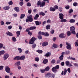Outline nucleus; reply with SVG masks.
I'll return each instance as SVG.
<instances>
[{"instance_id":"nucleus-19","label":"nucleus","mask_w":78,"mask_h":78,"mask_svg":"<svg viewBox=\"0 0 78 78\" xmlns=\"http://www.w3.org/2000/svg\"><path fill=\"white\" fill-rule=\"evenodd\" d=\"M53 47L54 48H58L59 47V45L56 44H53L52 45Z\"/></svg>"},{"instance_id":"nucleus-46","label":"nucleus","mask_w":78,"mask_h":78,"mask_svg":"<svg viewBox=\"0 0 78 78\" xmlns=\"http://www.w3.org/2000/svg\"><path fill=\"white\" fill-rule=\"evenodd\" d=\"M18 50L19 51V52L20 53L22 52V50L21 48H18Z\"/></svg>"},{"instance_id":"nucleus-36","label":"nucleus","mask_w":78,"mask_h":78,"mask_svg":"<svg viewBox=\"0 0 78 78\" xmlns=\"http://www.w3.org/2000/svg\"><path fill=\"white\" fill-rule=\"evenodd\" d=\"M35 61L37 62H38L39 61V57H36L35 58Z\"/></svg>"},{"instance_id":"nucleus-23","label":"nucleus","mask_w":78,"mask_h":78,"mask_svg":"<svg viewBox=\"0 0 78 78\" xmlns=\"http://www.w3.org/2000/svg\"><path fill=\"white\" fill-rule=\"evenodd\" d=\"M40 16H44L45 14L43 12H41L39 13Z\"/></svg>"},{"instance_id":"nucleus-62","label":"nucleus","mask_w":78,"mask_h":78,"mask_svg":"<svg viewBox=\"0 0 78 78\" xmlns=\"http://www.w3.org/2000/svg\"><path fill=\"white\" fill-rule=\"evenodd\" d=\"M28 10L29 14H31V12L32 11L31 9L28 10Z\"/></svg>"},{"instance_id":"nucleus-33","label":"nucleus","mask_w":78,"mask_h":78,"mask_svg":"<svg viewBox=\"0 0 78 78\" xmlns=\"http://www.w3.org/2000/svg\"><path fill=\"white\" fill-rule=\"evenodd\" d=\"M72 33V32H70V31H68L67 32V36H69L71 35V34Z\"/></svg>"},{"instance_id":"nucleus-38","label":"nucleus","mask_w":78,"mask_h":78,"mask_svg":"<svg viewBox=\"0 0 78 78\" xmlns=\"http://www.w3.org/2000/svg\"><path fill=\"white\" fill-rule=\"evenodd\" d=\"M65 8L66 9H69V8H70V6L69 5H68L66 6Z\"/></svg>"},{"instance_id":"nucleus-17","label":"nucleus","mask_w":78,"mask_h":78,"mask_svg":"<svg viewBox=\"0 0 78 78\" xmlns=\"http://www.w3.org/2000/svg\"><path fill=\"white\" fill-rule=\"evenodd\" d=\"M51 53L50 52H48L45 55H44V56H46V57H49L50 56V55Z\"/></svg>"},{"instance_id":"nucleus-20","label":"nucleus","mask_w":78,"mask_h":78,"mask_svg":"<svg viewBox=\"0 0 78 78\" xmlns=\"http://www.w3.org/2000/svg\"><path fill=\"white\" fill-rule=\"evenodd\" d=\"M6 34L8 35V36H13L12 34L9 32V31H8V32L6 33Z\"/></svg>"},{"instance_id":"nucleus-8","label":"nucleus","mask_w":78,"mask_h":78,"mask_svg":"<svg viewBox=\"0 0 78 78\" xmlns=\"http://www.w3.org/2000/svg\"><path fill=\"white\" fill-rule=\"evenodd\" d=\"M5 71L7 73H9L10 72H11V70L10 68L8 66H6L5 67Z\"/></svg>"},{"instance_id":"nucleus-7","label":"nucleus","mask_w":78,"mask_h":78,"mask_svg":"<svg viewBox=\"0 0 78 78\" xmlns=\"http://www.w3.org/2000/svg\"><path fill=\"white\" fill-rule=\"evenodd\" d=\"M36 27H35V26H33V27H30L29 28H27L26 29V32H29V31H30V30H35V29H36Z\"/></svg>"},{"instance_id":"nucleus-34","label":"nucleus","mask_w":78,"mask_h":78,"mask_svg":"<svg viewBox=\"0 0 78 78\" xmlns=\"http://www.w3.org/2000/svg\"><path fill=\"white\" fill-rule=\"evenodd\" d=\"M5 54V51H0V56L1 55H4Z\"/></svg>"},{"instance_id":"nucleus-18","label":"nucleus","mask_w":78,"mask_h":78,"mask_svg":"<svg viewBox=\"0 0 78 78\" xmlns=\"http://www.w3.org/2000/svg\"><path fill=\"white\" fill-rule=\"evenodd\" d=\"M48 59H44L43 61V63L44 64H47L48 63Z\"/></svg>"},{"instance_id":"nucleus-58","label":"nucleus","mask_w":78,"mask_h":78,"mask_svg":"<svg viewBox=\"0 0 78 78\" xmlns=\"http://www.w3.org/2000/svg\"><path fill=\"white\" fill-rule=\"evenodd\" d=\"M56 39L57 38L56 37H54L52 39V40L54 42H55Z\"/></svg>"},{"instance_id":"nucleus-27","label":"nucleus","mask_w":78,"mask_h":78,"mask_svg":"<svg viewBox=\"0 0 78 78\" xmlns=\"http://www.w3.org/2000/svg\"><path fill=\"white\" fill-rule=\"evenodd\" d=\"M51 26L49 24L47 25L46 27V29L47 30H50V29Z\"/></svg>"},{"instance_id":"nucleus-26","label":"nucleus","mask_w":78,"mask_h":78,"mask_svg":"<svg viewBox=\"0 0 78 78\" xmlns=\"http://www.w3.org/2000/svg\"><path fill=\"white\" fill-rule=\"evenodd\" d=\"M16 34L17 37H19L20 34V32L19 31H18L16 32Z\"/></svg>"},{"instance_id":"nucleus-10","label":"nucleus","mask_w":78,"mask_h":78,"mask_svg":"<svg viewBox=\"0 0 78 78\" xmlns=\"http://www.w3.org/2000/svg\"><path fill=\"white\" fill-rule=\"evenodd\" d=\"M59 37L60 38L64 39V38L66 37V34L64 33L60 34L59 35Z\"/></svg>"},{"instance_id":"nucleus-30","label":"nucleus","mask_w":78,"mask_h":78,"mask_svg":"<svg viewBox=\"0 0 78 78\" xmlns=\"http://www.w3.org/2000/svg\"><path fill=\"white\" fill-rule=\"evenodd\" d=\"M25 16V14H21V16L20 17V18L21 19L24 18Z\"/></svg>"},{"instance_id":"nucleus-29","label":"nucleus","mask_w":78,"mask_h":78,"mask_svg":"<svg viewBox=\"0 0 78 78\" xmlns=\"http://www.w3.org/2000/svg\"><path fill=\"white\" fill-rule=\"evenodd\" d=\"M69 22H70V23H75V20H74L73 19H71L70 20Z\"/></svg>"},{"instance_id":"nucleus-63","label":"nucleus","mask_w":78,"mask_h":78,"mask_svg":"<svg viewBox=\"0 0 78 78\" xmlns=\"http://www.w3.org/2000/svg\"><path fill=\"white\" fill-rule=\"evenodd\" d=\"M8 29H9V30H11V28H12V26H8Z\"/></svg>"},{"instance_id":"nucleus-11","label":"nucleus","mask_w":78,"mask_h":78,"mask_svg":"<svg viewBox=\"0 0 78 78\" xmlns=\"http://www.w3.org/2000/svg\"><path fill=\"white\" fill-rule=\"evenodd\" d=\"M9 54H5L4 55L3 57L4 60V61H5V60H6V59H8V57H9Z\"/></svg>"},{"instance_id":"nucleus-9","label":"nucleus","mask_w":78,"mask_h":78,"mask_svg":"<svg viewBox=\"0 0 78 78\" xmlns=\"http://www.w3.org/2000/svg\"><path fill=\"white\" fill-rule=\"evenodd\" d=\"M32 17H33L32 15H30L29 16H27V19H29V22H30L33 21V19L32 18Z\"/></svg>"},{"instance_id":"nucleus-44","label":"nucleus","mask_w":78,"mask_h":78,"mask_svg":"<svg viewBox=\"0 0 78 78\" xmlns=\"http://www.w3.org/2000/svg\"><path fill=\"white\" fill-rule=\"evenodd\" d=\"M70 54V51H66L65 52V55H69Z\"/></svg>"},{"instance_id":"nucleus-53","label":"nucleus","mask_w":78,"mask_h":78,"mask_svg":"<svg viewBox=\"0 0 78 78\" xmlns=\"http://www.w3.org/2000/svg\"><path fill=\"white\" fill-rule=\"evenodd\" d=\"M27 6H31V4L30 2H28L27 3Z\"/></svg>"},{"instance_id":"nucleus-64","label":"nucleus","mask_w":78,"mask_h":78,"mask_svg":"<svg viewBox=\"0 0 78 78\" xmlns=\"http://www.w3.org/2000/svg\"><path fill=\"white\" fill-rule=\"evenodd\" d=\"M51 20H48L47 21V23H51Z\"/></svg>"},{"instance_id":"nucleus-51","label":"nucleus","mask_w":78,"mask_h":78,"mask_svg":"<svg viewBox=\"0 0 78 78\" xmlns=\"http://www.w3.org/2000/svg\"><path fill=\"white\" fill-rule=\"evenodd\" d=\"M44 36L46 37L48 36H49V34L47 32H45Z\"/></svg>"},{"instance_id":"nucleus-57","label":"nucleus","mask_w":78,"mask_h":78,"mask_svg":"<svg viewBox=\"0 0 78 78\" xmlns=\"http://www.w3.org/2000/svg\"><path fill=\"white\" fill-rule=\"evenodd\" d=\"M37 12V9H35L33 10V12H34V13H36Z\"/></svg>"},{"instance_id":"nucleus-48","label":"nucleus","mask_w":78,"mask_h":78,"mask_svg":"<svg viewBox=\"0 0 78 78\" xmlns=\"http://www.w3.org/2000/svg\"><path fill=\"white\" fill-rule=\"evenodd\" d=\"M35 24H36V25H37V26L39 25V21H35Z\"/></svg>"},{"instance_id":"nucleus-54","label":"nucleus","mask_w":78,"mask_h":78,"mask_svg":"<svg viewBox=\"0 0 78 78\" xmlns=\"http://www.w3.org/2000/svg\"><path fill=\"white\" fill-rule=\"evenodd\" d=\"M50 33L51 34H54V33H55V30H52L50 31Z\"/></svg>"},{"instance_id":"nucleus-1","label":"nucleus","mask_w":78,"mask_h":78,"mask_svg":"<svg viewBox=\"0 0 78 78\" xmlns=\"http://www.w3.org/2000/svg\"><path fill=\"white\" fill-rule=\"evenodd\" d=\"M59 18L61 20V22H67V20L65 19H64V14L62 13H60L59 14Z\"/></svg>"},{"instance_id":"nucleus-21","label":"nucleus","mask_w":78,"mask_h":78,"mask_svg":"<svg viewBox=\"0 0 78 78\" xmlns=\"http://www.w3.org/2000/svg\"><path fill=\"white\" fill-rule=\"evenodd\" d=\"M25 55H23L20 57V60H21V61H23L25 59Z\"/></svg>"},{"instance_id":"nucleus-28","label":"nucleus","mask_w":78,"mask_h":78,"mask_svg":"<svg viewBox=\"0 0 78 78\" xmlns=\"http://www.w3.org/2000/svg\"><path fill=\"white\" fill-rule=\"evenodd\" d=\"M49 70H50V67H49L48 66H47L44 69V70L45 71H46V72H47V71H48Z\"/></svg>"},{"instance_id":"nucleus-5","label":"nucleus","mask_w":78,"mask_h":78,"mask_svg":"<svg viewBox=\"0 0 78 78\" xmlns=\"http://www.w3.org/2000/svg\"><path fill=\"white\" fill-rule=\"evenodd\" d=\"M37 39V38H35L34 37H33L29 41L30 44H33L34 43V41Z\"/></svg>"},{"instance_id":"nucleus-40","label":"nucleus","mask_w":78,"mask_h":78,"mask_svg":"<svg viewBox=\"0 0 78 78\" xmlns=\"http://www.w3.org/2000/svg\"><path fill=\"white\" fill-rule=\"evenodd\" d=\"M69 13V14H70V13H72V12H73V9H70V10L68 12Z\"/></svg>"},{"instance_id":"nucleus-22","label":"nucleus","mask_w":78,"mask_h":78,"mask_svg":"<svg viewBox=\"0 0 78 78\" xmlns=\"http://www.w3.org/2000/svg\"><path fill=\"white\" fill-rule=\"evenodd\" d=\"M48 43L47 42H44L42 43V46L43 47H45V46L47 45H48Z\"/></svg>"},{"instance_id":"nucleus-31","label":"nucleus","mask_w":78,"mask_h":78,"mask_svg":"<svg viewBox=\"0 0 78 78\" xmlns=\"http://www.w3.org/2000/svg\"><path fill=\"white\" fill-rule=\"evenodd\" d=\"M36 51L37 52V53H38L40 54H41L43 52V51H42V50H38Z\"/></svg>"},{"instance_id":"nucleus-59","label":"nucleus","mask_w":78,"mask_h":78,"mask_svg":"<svg viewBox=\"0 0 78 78\" xmlns=\"http://www.w3.org/2000/svg\"><path fill=\"white\" fill-rule=\"evenodd\" d=\"M3 46V44L1 43H0V48H2Z\"/></svg>"},{"instance_id":"nucleus-3","label":"nucleus","mask_w":78,"mask_h":78,"mask_svg":"<svg viewBox=\"0 0 78 78\" xmlns=\"http://www.w3.org/2000/svg\"><path fill=\"white\" fill-rule=\"evenodd\" d=\"M59 69V66L57 65L55 67H53L52 69V70L54 73H56L57 72V69Z\"/></svg>"},{"instance_id":"nucleus-61","label":"nucleus","mask_w":78,"mask_h":78,"mask_svg":"<svg viewBox=\"0 0 78 78\" xmlns=\"http://www.w3.org/2000/svg\"><path fill=\"white\" fill-rule=\"evenodd\" d=\"M51 77H52V78H55V74H51Z\"/></svg>"},{"instance_id":"nucleus-41","label":"nucleus","mask_w":78,"mask_h":78,"mask_svg":"<svg viewBox=\"0 0 78 78\" xmlns=\"http://www.w3.org/2000/svg\"><path fill=\"white\" fill-rule=\"evenodd\" d=\"M12 40L14 42H16V38L15 37H12Z\"/></svg>"},{"instance_id":"nucleus-24","label":"nucleus","mask_w":78,"mask_h":78,"mask_svg":"<svg viewBox=\"0 0 78 78\" xmlns=\"http://www.w3.org/2000/svg\"><path fill=\"white\" fill-rule=\"evenodd\" d=\"M20 65V62H18L15 64V66H19Z\"/></svg>"},{"instance_id":"nucleus-50","label":"nucleus","mask_w":78,"mask_h":78,"mask_svg":"<svg viewBox=\"0 0 78 78\" xmlns=\"http://www.w3.org/2000/svg\"><path fill=\"white\" fill-rule=\"evenodd\" d=\"M9 5H12L13 4V2H12V1H11L9 2Z\"/></svg>"},{"instance_id":"nucleus-25","label":"nucleus","mask_w":78,"mask_h":78,"mask_svg":"<svg viewBox=\"0 0 78 78\" xmlns=\"http://www.w3.org/2000/svg\"><path fill=\"white\" fill-rule=\"evenodd\" d=\"M59 59L60 61H62V60H63L64 59V55H61L59 57Z\"/></svg>"},{"instance_id":"nucleus-45","label":"nucleus","mask_w":78,"mask_h":78,"mask_svg":"<svg viewBox=\"0 0 78 78\" xmlns=\"http://www.w3.org/2000/svg\"><path fill=\"white\" fill-rule=\"evenodd\" d=\"M58 10L60 12H62V7H59L58 9Z\"/></svg>"},{"instance_id":"nucleus-52","label":"nucleus","mask_w":78,"mask_h":78,"mask_svg":"<svg viewBox=\"0 0 78 78\" xmlns=\"http://www.w3.org/2000/svg\"><path fill=\"white\" fill-rule=\"evenodd\" d=\"M38 38L39 39H42V36L41 35H39L38 36Z\"/></svg>"},{"instance_id":"nucleus-49","label":"nucleus","mask_w":78,"mask_h":78,"mask_svg":"<svg viewBox=\"0 0 78 78\" xmlns=\"http://www.w3.org/2000/svg\"><path fill=\"white\" fill-rule=\"evenodd\" d=\"M75 45L76 47V45L78 46V40H77L76 41V42H75Z\"/></svg>"},{"instance_id":"nucleus-43","label":"nucleus","mask_w":78,"mask_h":78,"mask_svg":"<svg viewBox=\"0 0 78 78\" xmlns=\"http://www.w3.org/2000/svg\"><path fill=\"white\" fill-rule=\"evenodd\" d=\"M40 71H41V73H45V69H41L40 70Z\"/></svg>"},{"instance_id":"nucleus-47","label":"nucleus","mask_w":78,"mask_h":78,"mask_svg":"<svg viewBox=\"0 0 78 78\" xmlns=\"http://www.w3.org/2000/svg\"><path fill=\"white\" fill-rule=\"evenodd\" d=\"M28 34L29 35H30V36H32L33 34V33L32 32H30V31H29L28 33Z\"/></svg>"},{"instance_id":"nucleus-12","label":"nucleus","mask_w":78,"mask_h":78,"mask_svg":"<svg viewBox=\"0 0 78 78\" xmlns=\"http://www.w3.org/2000/svg\"><path fill=\"white\" fill-rule=\"evenodd\" d=\"M45 78H50L51 77V73H48L45 75Z\"/></svg>"},{"instance_id":"nucleus-14","label":"nucleus","mask_w":78,"mask_h":78,"mask_svg":"<svg viewBox=\"0 0 78 78\" xmlns=\"http://www.w3.org/2000/svg\"><path fill=\"white\" fill-rule=\"evenodd\" d=\"M9 8H10V7H9V6H7L4 7L3 8V9H4L5 11H6V10H9Z\"/></svg>"},{"instance_id":"nucleus-15","label":"nucleus","mask_w":78,"mask_h":78,"mask_svg":"<svg viewBox=\"0 0 78 78\" xmlns=\"http://www.w3.org/2000/svg\"><path fill=\"white\" fill-rule=\"evenodd\" d=\"M14 60H20V57L19 56H16L14 58Z\"/></svg>"},{"instance_id":"nucleus-55","label":"nucleus","mask_w":78,"mask_h":78,"mask_svg":"<svg viewBox=\"0 0 78 78\" xmlns=\"http://www.w3.org/2000/svg\"><path fill=\"white\" fill-rule=\"evenodd\" d=\"M73 5L74 6H76L78 5V3L76 2H74L73 4Z\"/></svg>"},{"instance_id":"nucleus-16","label":"nucleus","mask_w":78,"mask_h":78,"mask_svg":"<svg viewBox=\"0 0 78 78\" xmlns=\"http://www.w3.org/2000/svg\"><path fill=\"white\" fill-rule=\"evenodd\" d=\"M39 15L38 14H36L35 16L34 17V20H37V19L39 18Z\"/></svg>"},{"instance_id":"nucleus-42","label":"nucleus","mask_w":78,"mask_h":78,"mask_svg":"<svg viewBox=\"0 0 78 78\" xmlns=\"http://www.w3.org/2000/svg\"><path fill=\"white\" fill-rule=\"evenodd\" d=\"M21 2H20L19 4L21 6H23V1H21Z\"/></svg>"},{"instance_id":"nucleus-39","label":"nucleus","mask_w":78,"mask_h":78,"mask_svg":"<svg viewBox=\"0 0 78 78\" xmlns=\"http://www.w3.org/2000/svg\"><path fill=\"white\" fill-rule=\"evenodd\" d=\"M54 9H55H55H58V5H55L54 6Z\"/></svg>"},{"instance_id":"nucleus-6","label":"nucleus","mask_w":78,"mask_h":78,"mask_svg":"<svg viewBox=\"0 0 78 78\" xmlns=\"http://www.w3.org/2000/svg\"><path fill=\"white\" fill-rule=\"evenodd\" d=\"M66 48L68 50H71L72 49V47H71V44L70 43L66 42Z\"/></svg>"},{"instance_id":"nucleus-13","label":"nucleus","mask_w":78,"mask_h":78,"mask_svg":"<svg viewBox=\"0 0 78 78\" xmlns=\"http://www.w3.org/2000/svg\"><path fill=\"white\" fill-rule=\"evenodd\" d=\"M14 9L15 11H16L17 12H19L20 11V9L19 8L17 7H16L14 8Z\"/></svg>"},{"instance_id":"nucleus-60","label":"nucleus","mask_w":78,"mask_h":78,"mask_svg":"<svg viewBox=\"0 0 78 78\" xmlns=\"http://www.w3.org/2000/svg\"><path fill=\"white\" fill-rule=\"evenodd\" d=\"M51 62L52 64H55V60L54 59L52 60L51 61Z\"/></svg>"},{"instance_id":"nucleus-37","label":"nucleus","mask_w":78,"mask_h":78,"mask_svg":"<svg viewBox=\"0 0 78 78\" xmlns=\"http://www.w3.org/2000/svg\"><path fill=\"white\" fill-rule=\"evenodd\" d=\"M36 44H33L32 46V48H36Z\"/></svg>"},{"instance_id":"nucleus-4","label":"nucleus","mask_w":78,"mask_h":78,"mask_svg":"<svg viewBox=\"0 0 78 78\" xmlns=\"http://www.w3.org/2000/svg\"><path fill=\"white\" fill-rule=\"evenodd\" d=\"M75 27L72 26L70 27V31L71 32L72 34H76V32L75 31Z\"/></svg>"},{"instance_id":"nucleus-32","label":"nucleus","mask_w":78,"mask_h":78,"mask_svg":"<svg viewBox=\"0 0 78 78\" xmlns=\"http://www.w3.org/2000/svg\"><path fill=\"white\" fill-rule=\"evenodd\" d=\"M50 11H55V9L53 7H50Z\"/></svg>"},{"instance_id":"nucleus-35","label":"nucleus","mask_w":78,"mask_h":78,"mask_svg":"<svg viewBox=\"0 0 78 78\" xmlns=\"http://www.w3.org/2000/svg\"><path fill=\"white\" fill-rule=\"evenodd\" d=\"M66 65V66H69V64H70V62L69 61H66L65 62Z\"/></svg>"},{"instance_id":"nucleus-2","label":"nucleus","mask_w":78,"mask_h":78,"mask_svg":"<svg viewBox=\"0 0 78 78\" xmlns=\"http://www.w3.org/2000/svg\"><path fill=\"white\" fill-rule=\"evenodd\" d=\"M37 5L38 6H40L41 7H44L45 5V2H41L39 0L38 1Z\"/></svg>"},{"instance_id":"nucleus-56","label":"nucleus","mask_w":78,"mask_h":78,"mask_svg":"<svg viewBox=\"0 0 78 78\" xmlns=\"http://www.w3.org/2000/svg\"><path fill=\"white\" fill-rule=\"evenodd\" d=\"M67 69H64V75H65L66 73H67Z\"/></svg>"}]
</instances>
